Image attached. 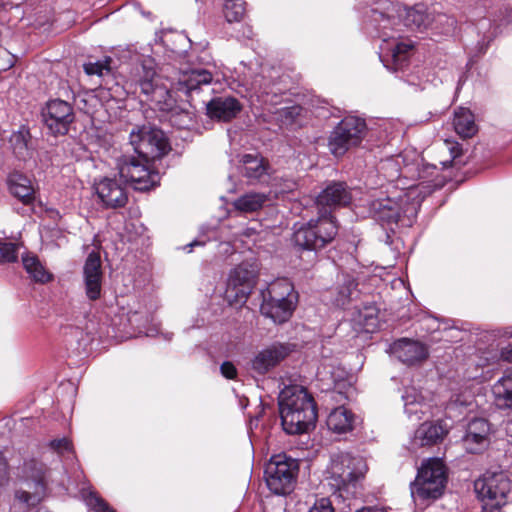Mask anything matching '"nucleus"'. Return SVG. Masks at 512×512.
I'll use <instances>...</instances> for the list:
<instances>
[{"label": "nucleus", "instance_id": "obj_1", "mask_svg": "<svg viewBox=\"0 0 512 512\" xmlns=\"http://www.w3.org/2000/svg\"><path fill=\"white\" fill-rule=\"evenodd\" d=\"M281 424L287 434L305 433L317 420L313 397L301 386H287L279 395Z\"/></svg>", "mask_w": 512, "mask_h": 512}, {"label": "nucleus", "instance_id": "obj_2", "mask_svg": "<svg viewBox=\"0 0 512 512\" xmlns=\"http://www.w3.org/2000/svg\"><path fill=\"white\" fill-rule=\"evenodd\" d=\"M422 188L421 184L411 185L397 198L387 197L373 201L371 210L374 218L386 224L401 223L403 226H410L426 196Z\"/></svg>", "mask_w": 512, "mask_h": 512}, {"label": "nucleus", "instance_id": "obj_3", "mask_svg": "<svg viewBox=\"0 0 512 512\" xmlns=\"http://www.w3.org/2000/svg\"><path fill=\"white\" fill-rule=\"evenodd\" d=\"M126 86L134 93L137 89L146 96L147 100L164 103L170 107L173 100V91L161 83V78L156 72L155 60L150 56H138L132 64Z\"/></svg>", "mask_w": 512, "mask_h": 512}, {"label": "nucleus", "instance_id": "obj_4", "mask_svg": "<svg viewBox=\"0 0 512 512\" xmlns=\"http://www.w3.org/2000/svg\"><path fill=\"white\" fill-rule=\"evenodd\" d=\"M368 467L364 458L352 456L349 453L335 454L331 458L327 469L328 479L333 489L340 492V496H356L357 488L367 473Z\"/></svg>", "mask_w": 512, "mask_h": 512}, {"label": "nucleus", "instance_id": "obj_5", "mask_svg": "<svg viewBox=\"0 0 512 512\" xmlns=\"http://www.w3.org/2000/svg\"><path fill=\"white\" fill-rule=\"evenodd\" d=\"M447 484V468L439 458L422 462L414 482L411 483L413 496L421 500H435L442 496Z\"/></svg>", "mask_w": 512, "mask_h": 512}, {"label": "nucleus", "instance_id": "obj_6", "mask_svg": "<svg viewBox=\"0 0 512 512\" xmlns=\"http://www.w3.org/2000/svg\"><path fill=\"white\" fill-rule=\"evenodd\" d=\"M338 233V226L333 215L319 213L318 218L310 219L306 224L296 228L293 241L305 250H318L332 242Z\"/></svg>", "mask_w": 512, "mask_h": 512}, {"label": "nucleus", "instance_id": "obj_7", "mask_svg": "<svg viewBox=\"0 0 512 512\" xmlns=\"http://www.w3.org/2000/svg\"><path fill=\"white\" fill-rule=\"evenodd\" d=\"M299 461L285 453L273 455L265 466L267 487L277 495L289 494L295 486Z\"/></svg>", "mask_w": 512, "mask_h": 512}, {"label": "nucleus", "instance_id": "obj_8", "mask_svg": "<svg viewBox=\"0 0 512 512\" xmlns=\"http://www.w3.org/2000/svg\"><path fill=\"white\" fill-rule=\"evenodd\" d=\"M366 133L367 125L363 118L346 116L329 134V151L335 157H341L351 148L360 145Z\"/></svg>", "mask_w": 512, "mask_h": 512}, {"label": "nucleus", "instance_id": "obj_9", "mask_svg": "<svg viewBox=\"0 0 512 512\" xmlns=\"http://www.w3.org/2000/svg\"><path fill=\"white\" fill-rule=\"evenodd\" d=\"M150 160L137 155H121L117 158V168L121 178L129 182L135 190L147 191L159 184L160 175L150 169Z\"/></svg>", "mask_w": 512, "mask_h": 512}, {"label": "nucleus", "instance_id": "obj_10", "mask_svg": "<svg viewBox=\"0 0 512 512\" xmlns=\"http://www.w3.org/2000/svg\"><path fill=\"white\" fill-rule=\"evenodd\" d=\"M130 143L139 158L150 161L163 157L171 149L162 130L146 125L131 131Z\"/></svg>", "mask_w": 512, "mask_h": 512}, {"label": "nucleus", "instance_id": "obj_11", "mask_svg": "<svg viewBox=\"0 0 512 512\" xmlns=\"http://www.w3.org/2000/svg\"><path fill=\"white\" fill-rule=\"evenodd\" d=\"M474 486L484 507L491 511L505 505L512 491V482L504 472L485 475L476 480Z\"/></svg>", "mask_w": 512, "mask_h": 512}, {"label": "nucleus", "instance_id": "obj_12", "mask_svg": "<svg viewBox=\"0 0 512 512\" xmlns=\"http://www.w3.org/2000/svg\"><path fill=\"white\" fill-rule=\"evenodd\" d=\"M42 116L44 124L54 136L67 134L75 119L71 104L61 99L47 102Z\"/></svg>", "mask_w": 512, "mask_h": 512}, {"label": "nucleus", "instance_id": "obj_13", "mask_svg": "<svg viewBox=\"0 0 512 512\" xmlns=\"http://www.w3.org/2000/svg\"><path fill=\"white\" fill-rule=\"evenodd\" d=\"M352 200L351 191L344 182H331L317 196L318 213L332 215L331 209L346 206Z\"/></svg>", "mask_w": 512, "mask_h": 512}, {"label": "nucleus", "instance_id": "obj_14", "mask_svg": "<svg viewBox=\"0 0 512 512\" xmlns=\"http://www.w3.org/2000/svg\"><path fill=\"white\" fill-rule=\"evenodd\" d=\"M292 352V346L284 343H273L265 349L259 351L251 360V369L264 375L276 367Z\"/></svg>", "mask_w": 512, "mask_h": 512}, {"label": "nucleus", "instance_id": "obj_15", "mask_svg": "<svg viewBox=\"0 0 512 512\" xmlns=\"http://www.w3.org/2000/svg\"><path fill=\"white\" fill-rule=\"evenodd\" d=\"M96 193L106 208H121L128 201L125 187L116 179L105 177L95 183Z\"/></svg>", "mask_w": 512, "mask_h": 512}, {"label": "nucleus", "instance_id": "obj_16", "mask_svg": "<svg viewBox=\"0 0 512 512\" xmlns=\"http://www.w3.org/2000/svg\"><path fill=\"white\" fill-rule=\"evenodd\" d=\"M85 293L89 300L100 298L102 290L101 260L97 253H90L83 267Z\"/></svg>", "mask_w": 512, "mask_h": 512}, {"label": "nucleus", "instance_id": "obj_17", "mask_svg": "<svg viewBox=\"0 0 512 512\" xmlns=\"http://www.w3.org/2000/svg\"><path fill=\"white\" fill-rule=\"evenodd\" d=\"M490 424L484 418L472 419L463 437V443L469 453L482 451L489 443Z\"/></svg>", "mask_w": 512, "mask_h": 512}, {"label": "nucleus", "instance_id": "obj_18", "mask_svg": "<svg viewBox=\"0 0 512 512\" xmlns=\"http://www.w3.org/2000/svg\"><path fill=\"white\" fill-rule=\"evenodd\" d=\"M390 349L395 357L407 365L420 363L428 357V349L423 343L407 338L395 341Z\"/></svg>", "mask_w": 512, "mask_h": 512}, {"label": "nucleus", "instance_id": "obj_19", "mask_svg": "<svg viewBox=\"0 0 512 512\" xmlns=\"http://www.w3.org/2000/svg\"><path fill=\"white\" fill-rule=\"evenodd\" d=\"M206 109L210 118L228 122L240 113L242 105L232 96H219L211 99Z\"/></svg>", "mask_w": 512, "mask_h": 512}, {"label": "nucleus", "instance_id": "obj_20", "mask_svg": "<svg viewBox=\"0 0 512 512\" xmlns=\"http://www.w3.org/2000/svg\"><path fill=\"white\" fill-rule=\"evenodd\" d=\"M257 278L256 266L247 262L239 264L229 274L228 286L236 290V296L247 297Z\"/></svg>", "mask_w": 512, "mask_h": 512}, {"label": "nucleus", "instance_id": "obj_21", "mask_svg": "<svg viewBox=\"0 0 512 512\" xmlns=\"http://www.w3.org/2000/svg\"><path fill=\"white\" fill-rule=\"evenodd\" d=\"M212 81V74L206 69H191L181 72L175 83V92H183L186 97L203 85H209Z\"/></svg>", "mask_w": 512, "mask_h": 512}, {"label": "nucleus", "instance_id": "obj_22", "mask_svg": "<svg viewBox=\"0 0 512 512\" xmlns=\"http://www.w3.org/2000/svg\"><path fill=\"white\" fill-rule=\"evenodd\" d=\"M448 431L443 421L424 422L415 431L413 443L421 447L435 445L446 437Z\"/></svg>", "mask_w": 512, "mask_h": 512}, {"label": "nucleus", "instance_id": "obj_23", "mask_svg": "<svg viewBox=\"0 0 512 512\" xmlns=\"http://www.w3.org/2000/svg\"><path fill=\"white\" fill-rule=\"evenodd\" d=\"M18 476L25 481H32L38 490H44L47 483L49 469L46 465L35 458L24 460L23 464L17 468Z\"/></svg>", "mask_w": 512, "mask_h": 512}, {"label": "nucleus", "instance_id": "obj_24", "mask_svg": "<svg viewBox=\"0 0 512 512\" xmlns=\"http://www.w3.org/2000/svg\"><path fill=\"white\" fill-rule=\"evenodd\" d=\"M8 187L11 194L23 204H32L35 200V190L31 180L24 174L13 172L8 177Z\"/></svg>", "mask_w": 512, "mask_h": 512}, {"label": "nucleus", "instance_id": "obj_25", "mask_svg": "<svg viewBox=\"0 0 512 512\" xmlns=\"http://www.w3.org/2000/svg\"><path fill=\"white\" fill-rule=\"evenodd\" d=\"M262 297L263 301L272 303L291 301L292 304L296 305L297 302L294 287L287 279H279L269 284L266 291L262 293Z\"/></svg>", "mask_w": 512, "mask_h": 512}, {"label": "nucleus", "instance_id": "obj_26", "mask_svg": "<svg viewBox=\"0 0 512 512\" xmlns=\"http://www.w3.org/2000/svg\"><path fill=\"white\" fill-rule=\"evenodd\" d=\"M495 404L500 409H512V367L492 386Z\"/></svg>", "mask_w": 512, "mask_h": 512}, {"label": "nucleus", "instance_id": "obj_27", "mask_svg": "<svg viewBox=\"0 0 512 512\" xmlns=\"http://www.w3.org/2000/svg\"><path fill=\"white\" fill-rule=\"evenodd\" d=\"M240 163L241 173L251 181L260 180L267 174L268 163L258 154H244Z\"/></svg>", "mask_w": 512, "mask_h": 512}, {"label": "nucleus", "instance_id": "obj_28", "mask_svg": "<svg viewBox=\"0 0 512 512\" xmlns=\"http://www.w3.org/2000/svg\"><path fill=\"white\" fill-rule=\"evenodd\" d=\"M405 413L409 418L422 419L426 414L428 405L424 402L421 393L414 387H407L402 395Z\"/></svg>", "mask_w": 512, "mask_h": 512}, {"label": "nucleus", "instance_id": "obj_29", "mask_svg": "<svg viewBox=\"0 0 512 512\" xmlns=\"http://www.w3.org/2000/svg\"><path fill=\"white\" fill-rule=\"evenodd\" d=\"M22 264L32 281L40 284H46L53 280V274L44 267L38 256L35 254H23Z\"/></svg>", "mask_w": 512, "mask_h": 512}, {"label": "nucleus", "instance_id": "obj_30", "mask_svg": "<svg viewBox=\"0 0 512 512\" xmlns=\"http://www.w3.org/2000/svg\"><path fill=\"white\" fill-rule=\"evenodd\" d=\"M453 126L462 138H471L477 133L474 114L467 108L459 107L454 111Z\"/></svg>", "mask_w": 512, "mask_h": 512}, {"label": "nucleus", "instance_id": "obj_31", "mask_svg": "<svg viewBox=\"0 0 512 512\" xmlns=\"http://www.w3.org/2000/svg\"><path fill=\"white\" fill-rule=\"evenodd\" d=\"M295 309V304L291 301L272 303L263 301L260 307L261 313L268 318H271L274 323H284L289 320Z\"/></svg>", "mask_w": 512, "mask_h": 512}, {"label": "nucleus", "instance_id": "obj_32", "mask_svg": "<svg viewBox=\"0 0 512 512\" xmlns=\"http://www.w3.org/2000/svg\"><path fill=\"white\" fill-rule=\"evenodd\" d=\"M355 415L343 406L335 408L328 416L327 426L336 433H346L353 429Z\"/></svg>", "mask_w": 512, "mask_h": 512}, {"label": "nucleus", "instance_id": "obj_33", "mask_svg": "<svg viewBox=\"0 0 512 512\" xmlns=\"http://www.w3.org/2000/svg\"><path fill=\"white\" fill-rule=\"evenodd\" d=\"M268 201L265 193H246L233 202V207L243 213H252L261 209Z\"/></svg>", "mask_w": 512, "mask_h": 512}, {"label": "nucleus", "instance_id": "obj_34", "mask_svg": "<svg viewBox=\"0 0 512 512\" xmlns=\"http://www.w3.org/2000/svg\"><path fill=\"white\" fill-rule=\"evenodd\" d=\"M404 23L411 29H425L431 23V16L423 5H415L405 10Z\"/></svg>", "mask_w": 512, "mask_h": 512}, {"label": "nucleus", "instance_id": "obj_35", "mask_svg": "<svg viewBox=\"0 0 512 512\" xmlns=\"http://www.w3.org/2000/svg\"><path fill=\"white\" fill-rule=\"evenodd\" d=\"M10 143L14 155L20 160H27L32 157V148L30 147V134L28 131H18L11 135Z\"/></svg>", "mask_w": 512, "mask_h": 512}, {"label": "nucleus", "instance_id": "obj_36", "mask_svg": "<svg viewBox=\"0 0 512 512\" xmlns=\"http://www.w3.org/2000/svg\"><path fill=\"white\" fill-rule=\"evenodd\" d=\"M402 158L400 156L392 159H387L382 163L381 170L384 171L385 176L393 181L400 177H408L410 172L409 166L401 167Z\"/></svg>", "mask_w": 512, "mask_h": 512}, {"label": "nucleus", "instance_id": "obj_37", "mask_svg": "<svg viewBox=\"0 0 512 512\" xmlns=\"http://www.w3.org/2000/svg\"><path fill=\"white\" fill-rule=\"evenodd\" d=\"M223 13L227 22H239L245 14V2L243 0H225Z\"/></svg>", "mask_w": 512, "mask_h": 512}, {"label": "nucleus", "instance_id": "obj_38", "mask_svg": "<svg viewBox=\"0 0 512 512\" xmlns=\"http://www.w3.org/2000/svg\"><path fill=\"white\" fill-rule=\"evenodd\" d=\"M357 283L352 278L345 279L343 285L338 291L335 302L338 306L345 307L355 294Z\"/></svg>", "mask_w": 512, "mask_h": 512}, {"label": "nucleus", "instance_id": "obj_39", "mask_svg": "<svg viewBox=\"0 0 512 512\" xmlns=\"http://www.w3.org/2000/svg\"><path fill=\"white\" fill-rule=\"evenodd\" d=\"M110 62L111 58L106 57L103 61L85 63L83 69L87 75L103 77L111 73Z\"/></svg>", "mask_w": 512, "mask_h": 512}, {"label": "nucleus", "instance_id": "obj_40", "mask_svg": "<svg viewBox=\"0 0 512 512\" xmlns=\"http://www.w3.org/2000/svg\"><path fill=\"white\" fill-rule=\"evenodd\" d=\"M20 246L16 243L0 241V263H14L18 259Z\"/></svg>", "mask_w": 512, "mask_h": 512}, {"label": "nucleus", "instance_id": "obj_41", "mask_svg": "<svg viewBox=\"0 0 512 512\" xmlns=\"http://www.w3.org/2000/svg\"><path fill=\"white\" fill-rule=\"evenodd\" d=\"M413 48L412 43L398 42L391 49V56L396 65L402 66L407 60L408 52Z\"/></svg>", "mask_w": 512, "mask_h": 512}, {"label": "nucleus", "instance_id": "obj_42", "mask_svg": "<svg viewBox=\"0 0 512 512\" xmlns=\"http://www.w3.org/2000/svg\"><path fill=\"white\" fill-rule=\"evenodd\" d=\"M87 505L96 512H116L107 502L96 494H89L86 498Z\"/></svg>", "mask_w": 512, "mask_h": 512}, {"label": "nucleus", "instance_id": "obj_43", "mask_svg": "<svg viewBox=\"0 0 512 512\" xmlns=\"http://www.w3.org/2000/svg\"><path fill=\"white\" fill-rule=\"evenodd\" d=\"M302 111V108L298 105L284 107L280 109L279 115L281 118V121L284 124H291L293 123L296 118L300 115Z\"/></svg>", "mask_w": 512, "mask_h": 512}, {"label": "nucleus", "instance_id": "obj_44", "mask_svg": "<svg viewBox=\"0 0 512 512\" xmlns=\"http://www.w3.org/2000/svg\"><path fill=\"white\" fill-rule=\"evenodd\" d=\"M49 446L60 455L73 453L72 444L67 438L54 439L50 441Z\"/></svg>", "mask_w": 512, "mask_h": 512}, {"label": "nucleus", "instance_id": "obj_45", "mask_svg": "<svg viewBox=\"0 0 512 512\" xmlns=\"http://www.w3.org/2000/svg\"><path fill=\"white\" fill-rule=\"evenodd\" d=\"M44 490H36L33 493L24 491V490H17L15 492V499L18 500L20 503L31 505L34 504L35 501H39V494L42 493Z\"/></svg>", "mask_w": 512, "mask_h": 512}, {"label": "nucleus", "instance_id": "obj_46", "mask_svg": "<svg viewBox=\"0 0 512 512\" xmlns=\"http://www.w3.org/2000/svg\"><path fill=\"white\" fill-rule=\"evenodd\" d=\"M14 56L5 48L0 47V73L14 66Z\"/></svg>", "mask_w": 512, "mask_h": 512}, {"label": "nucleus", "instance_id": "obj_47", "mask_svg": "<svg viewBox=\"0 0 512 512\" xmlns=\"http://www.w3.org/2000/svg\"><path fill=\"white\" fill-rule=\"evenodd\" d=\"M360 317L364 321V325L367 327H375L377 324L376 308L365 307L364 311H360Z\"/></svg>", "mask_w": 512, "mask_h": 512}, {"label": "nucleus", "instance_id": "obj_48", "mask_svg": "<svg viewBox=\"0 0 512 512\" xmlns=\"http://www.w3.org/2000/svg\"><path fill=\"white\" fill-rule=\"evenodd\" d=\"M9 482L8 462L3 453L0 452V487L7 485Z\"/></svg>", "mask_w": 512, "mask_h": 512}, {"label": "nucleus", "instance_id": "obj_49", "mask_svg": "<svg viewBox=\"0 0 512 512\" xmlns=\"http://www.w3.org/2000/svg\"><path fill=\"white\" fill-rule=\"evenodd\" d=\"M308 512H334L331 502L327 498L317 501Z\"/></svg>", "mask_w": 512, "mask_h": 512}, {"label": "nucleus", "instance_id": "obj_50", "mask_svg": "<svg viewBox=\"0 0 512 512\" xmlns=\"http://www.w3.org/2000/svg\"><path fill=\"white\" fill-rule=\"evenodd\" d=\"M221 374L227 379H234L237 376V369L232 362L225 361L220 366Z\"/></svg>", "mask_w": 512, "mask_h": 512}, {"label": "nucleus", "instance_id": "obj_51", "mask_svg": "<svg viewBox=\"0 0 512 512\" xmlns=\"http://www.w3.org/2000/svg\"><path fill=\"white\" fill-rule=\"evenodd\" d=\"M372 18L373 21L379 23V28L383 30H385L388 27V25L391 24L392 21L390 17H387L383 13L378 11H373Z\"/></svg>", "mask_w": 512, "mask_h": 512}, {"label": "nucleus", "instance_id": "obj_52", "mask_svg": "<svg viewBox=\"0 0 512 512\" xmlns=\"http://www.w3.org/2000/svg\"><path fill=\"white\" fill-rule=\"evenodd\" d=\"M501 358L505 361L512 362V343L501 349Z\"/></svg>", "mask_w": 512, "mask_h": 512}, {"label": "nucleus", "instance_id": "obj_53", "mask_svg": "<svg viewBox=\"0 0 512 512\" xmlns=\"http://www.w3.org/2000/svg\"><path fill=\"white\" fill-rule=\"evenodd\" d=\"M203 245H204V242H201V241H198V240H194L193 242H191L187 246H185V249L189 248L188 252H191L193 247H195V246H203Z\"/></svg>", "mask_w": 512, "mask_h": 512}, {"label": "nucleus", "instance_id": "obj_54", "mask_svg": "<svg viewBox=\"0 0 512 512\" xmlns=\"http://www.w3.org/2000/svg\"><path fill=\"white\" fill-rule=\"evenodd\" d=\"M380 508H374V507H363L361 509H358L356 512H379Z\"/></svg>", "mask_w": 512, "mask_h": 512}, {"label": "nucleus", "instance_id": "obj_55", "mask_svg": "<svg viewBox=\"0 0 512 512\" xmlns=\"http://www.w3.org/2000/svg\"><path fill=\"white\" fill-rule=\"evenodd\" d=\"M185 118H187L189 121L192 120V113L189 112V111H184V115H183Z\"/></svg>", "mask_w": 512, "mask_h": 512}, {"label": "nucleus", "instance_id": "obj_56", "mask_svg": "<svg viewBox=\"0 0 512 512\" xmlns=\"http://www.w3.org/2000/svg\"><path fill=\"white\" fill-rule=\"evenodd\" d=\"M381 37H383V40L386 41L388 38H390L391 36L388 35L386 32H383V34L381 35Z\"/></svg>", "mask_w": 512, "mask_h": 512}, {"label": "nucleus", "instance_id": "obj_57", "mask_svg": "<svg viewBox=\"0 0 512 512\" xmlns=\"http://www.w3.org/2000/svg\"><path fill=\"white\" fill-rule=\"evenodd\" d=\"M505 335L512 337V330L511 331H505Z\"/></svg>", "mask_w": 512, "mask_h": 512}, {"label": "nucleus", "instance_id": "obj_58", "mask_svg": "<svg viewBox=\"0 0 512 512\" xmlns=\"http://www.w3.org/2000/svg\"><path fill=\"white\" fill-rule=\"evenodd\" d=\"M36 512H49V511H47V510H45L43 508H39Z\"/></svg>", "mask_w": 512, "mask_h": 512}, {"label": "nucleus", "instance_id": "obj_59", "mask_svg": "<svg viewBox=\"0 0 512 512\" xmlns=\"http://www.w3.org/2000/svg\"><path fill=\"white\" fill-rule=\"evenodd\" d=\"M379 512H386V510L381 508V509H379Z\"/></svg>", "mask_w": 512, "mask_h": 512}]
</instances>
